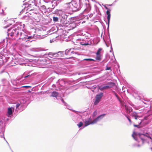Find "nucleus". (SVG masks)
I'll return each instance as SVG.
<instances>
[{
  "label": "nucleus",
  "instance_id": "13",
  "mask_svg": "<svg viewBox=\"0 0 152 152\" xmlns=\"http://www.w3.org/2000/svg\"><path fill=\"white\" fill-rule=\"evenodd\" d=\"M75 112L76 114L73 117V120L75 121L76 122L78 120V118H81V116L79 114H78V113H79V112L75 111Z\"/></svg>",
  "mask_w": 152,
  "mask_h": 152
},
{
  "label": "nucleus",
  "instance_id": "2",
  "mask_svg": "<svg viewBox=\"0 0 152 152\" xmlns=\"http://www.w3.org/2000/svg\"><path fill=\"white\" fill-rule=\"evenodd\" d=\"M132 136L135 140L140 143V144H134L133 146L134 147H140L144 144L147 142L146 137L149 138L151 140H152L151 134L147 132L138 135H137L134 133Z\"/></svg>",
  "mask_w": 152,
  "mask_h": 152
},
{
  "label": "nucleus",
  "instance_id": "54",
  "mask_svg": "<svg viewBox=\"0 0 152 152\" xmlns=\"http://www.w3.org/2000/svg\"><path fill=\"white\" fill-rule=\"evenodd\" d=\"M1 5V4H0V6Z\"/></svg>",
  "mask_w": 152,
  "mask_h": 152
},
{
  "label": "nucleus",
  "instance_id": "16",
  "mask_svg": "<svg viewBox=\"0 0 152 152\" xmlns=\"http://www.w3.org/2000/svg\"><path fill=\"white\" fill-rule=\"evenodd\" d=\"M111 87L109 86H103L101 85L99 87V89L101 91H103L104 90L110 88Z\"/></svg>",
  "mask_w": 152,
  "mask_h": 152
},
{
  "label": "nucleus",
  "instance_id": "31",
  "mask_svg": "<svg viewBox=\"0 0 152 152\" xmlns=\"http://www.w3.org/2000/svg\"><path fill=\"white\" fill-rule=\"evenodd\" d=\"M64 51H59L58 52V54H59L60 55H59V56H60V57H62L63 55V54H64Z\"/></svg>",
  "mask_w": 152,
  "mask_h": 152
},
{
  "label": "nucleus",
  "instance_id": "37",
  "mask_svg": "<svg viewBox=\"0 0 152 152\" xmlns=\"http://www.w3.org/2000/svg\"><path fill=\"white\" fill-rule=\"evenodd\" d=\"M1 137H4V139L6 141V142L7 143V144L8 145V146H9V147H10V148L11 149V148H10V145H9V144L8 143V142H7V141L6 140V139H5V137H4V134H3V135H1Z\"/></svg>",
  "mask_w": 152,
  "mask_h": 152
},
{
  "label": "nucleus",
  "instance_id": "34",
  "mask_svg": "<svg viewBox=\"0 0 152 152\" xmlns=\"http://www.w3.org/2000/svg\"><path fill=\"white\" fill-rule=\"evenodd\" d=\"M20 106H21V104H20L19 103H17L16 105V109H19V107Z\"/></svg>",
  "mask_w": 152,
  "mask_h": 152
},
{
  "label": "nucleus",
  "instance_id": "1",
  "mask_svg": "<svg viewBox=\"0 0 152 152\" xmlns=\"http://www.w3.org/2000/svg\"><path fill=\"white\" fill-rule=\"evenodd\" d=\"M24 24L22 23H18L12 28L8 29V34H10L11 36L15 35L16 37L19 38L17 40V43L19 44L29 41V39L32 37V36L27 35L24 31Z\"/></svg>",
  "mask_w": 152,
  "mask_h": 152
},
{
  "label": "nucleus",
  "instance_id": "10",
  "mask_svg": "<svg viewBox=\"0 0 152 152\" xmlns=\"http://www.w3.org/2000/svg\"><path fill=\"white\" fill-rule=\"evenodd\" d=\"M60 1L59 0H53L52 1V6L51 9H53L60 3Z\"/></svg>",
  "mask_w": 152,
  "mask_h": 152
},
{
  "label": "nucleus",
  "instance_id": "47",
  "mask_svg": "<svg viewBox=\"0 0 152 152\" xmlns=\"http://www.w3.org/2000/svg\"><path fill=\"white\" fill-rule=\"evenodd\" d=\"M29 76V75L27 76H26L25 77V78H26V77H28V76Z\"/></svg>",
  "mask_w": 152,
  "mask_h": 152
},
{
  "label": "nucleus",
  "instance_id": "33",
  "mask_svg": "<svg viewBox=\"0 0 152 152\" xmlns=\"http://www.w3.org/2000/svg\"><path fill=\"white\" fill-rule=\"evenodd\" d=\"M99 102V100L98 99H97L96 98V100L95 102H94V104L95 105H96Z\"/></svg>",
  "mask_w": 152,
  "mask_h": 152
},
{
  "label": "nucleus",
  "instance_id": "27",
  "mask_svg": "<svg viewBox=\"0 0 152 152\" xmlns=\"http://www.w3.org/2000/svg\"><path fill=\"white\" fill-rule=\"evenodd\" d=\"M53 58H55L57 57H60L59 54L58 53H53Z\"/></svg>",
  "mask_w": 152,
  "mask_h": 152
},
{
  "label": "nucleus",
  "instance_id": "52",
  "mask_svg": "<svg viewBox=\"0 0 152 152\" xmlns=\"http://www.w3.org/2000/svg\"><path fill=\"white\" fill-rule=\"evenodd\" d=\"M112 4L109 5L110 6H112Z\"/></svg>",
  "mask_w": 152,
  "mask_h": 152
},
{
  "label": "nucleus",
  "instance_id": "5",
  "mask_svg": "<svg viewBox=\"0 0 152 152\" xmlns=\"http://www.w3.org/2000/svg\"><path fill=\"white\" fill-rule=\"evenodd\" d=\"M36 6V1L35 0L29 1L27 7L28 8V9H29V10L31 11L34 10V9Z\"/></svg>",
  "mask_w": 152,
  "mask_h": 152
},
{
  "label": "nucleus",
  "instance_id": "4",
  "mask_svg": "<svg viewBox=\"0 0 152 152\" xmlns=\"http://www.w3.org/2000/svg\"><path fill=\"white\" fill-rule=\"evenodd\" d=\"M51 96L56 98V99L59 100L58 102H60V101L62 102L64 105L66 106L67 103L61 97V95L59 94L58 92L55 91L52 92L50 96Z\"/></svg>",
  "mask_w": 152,
  "mask_h": 152
},
{
  "label": "nucleus",
  "instance_id": "15",
  "mask_svg": "<svg viewBox=\"0 0 152 152\" xmlns=\"http://www.w3.org/2000/svg\"><path fill=\"white\" fill-rule=\"evenodd\" d=\"M44 1L46 3L45 5L48 6V8L51 9V6H52V1L50 0H44Z\"/></svg>",
  "mask_w": 152,
  "mask_h": 152
},
{
  "label": "nucleus",
  "instance_id": "46",
  "mask_svg": "<svg viewBox=\"0 0 152 152\" xmlns=\"http://www.w3.org/2000/svg\"><path fill=\"white\" fill-rule=\"evenodd\" d=\"M61 12V10H59L58 11V12Z\"/></svg>",
  "mask_w": 152,
  "mask_h": 152
},
{
  "label": "nucleus",
  "instance_id": "45",
  "mask_svg": "<svg viewBox=\"0 0 152 152\" xmlns=\"http://www.w3.org/2000/svg\"><path fill=\"white\" fill-rule=\"evenodd\" d=\"M23 87H25V88H28V87H30L29 86H23Z\"/></svg>",
  "mask_w": 152,
  "mask_h": 152
},
{
  "label": "nucleus",
  "instance_id": "49",
  "mask_svg": "<svg viewBox=\"0 0 152 152\" xmlns=\"http://www.w3.org/2000/svg\"><path fill=\"white\" fill-rule=\"evenodd\" d=\"M110 52H111V53H113V52H112V50H110Z\"/></svg>",
  "mask_w": 152,
  "mask_h": 152
},
{
  "label": "nucleus",
  "instance_id": "48",
  "mask_svg": "<svg viewBox=\"0 0 152 152\" xmlns=\"http://www.w3.org/2000/svg\"><path fill=\"white\" fill-rule=\"evenodd\" d=\"M151 104H152V99H151Z\"/></svg>",
  "mask_w": 152,
  "mask_h": 152
},
{
  "label": "nucleus",
  "instance_id": "8",
  "mask_svg": "<svg viewBox=\"0 0 152 152\" xmlns=\"http://www.w3.org/2000/svg\"><path fill=\"white\" fill-rule=\"evenodd\" d=\"M131 116L133 117H134L135 119L139 121L138 122L139 124H141L144 121V120H141L139 119H138V118L140 117L137 115V114L135 112L132 113L131 114Z\"/></svg>",
  "mask_w": 152,
  "mask_h": 152
},
{
  "label": "nucleus",
  "instance_id": "25",
  "mask_svg": "<svg viewBox=\"0 0 152 152\" xmlns=\"http://www.w3.org/2000/svg\"><path fill=\"white\" fill-rule=\"evenodd\" d=\"M103 95V94L102 93H101L99 94L96 95V98L100 100L102 96Z\"/></svg>",
  "mask_w": 152,
  "mask_h": 152
},
{
  "label": "nucleus",
  "instance_id": "12",
  "mask_svg": "<svg viewBox=\"0 0 152 152\" xmlns=\"http://www.w3.org/2000/svg\"><path fill=\"white\" fill-rule=\"evenodd\" d=\"M93 120L92 121V119L91 118H89L88 120L86 121L85 122L84 127H86L90 124H95L93 123Z\"/></svg>",
  "mask_w": 152,
  "mask_h": 152
},
{
  "label": "nucleus",
  "instance_id": "18",
  "mask_svg": "<svg viewBox=\"0 0 152 152\" xmlns=\"http://www.w3.org/2000/svg\"><path fill=\"white\" fill-rule=\"evenodd\" d=\"M59 84L61 86H63L66 83V81L65 79H59L58 81Z\"/></svg>",
  "mask_w": 152,
  "mask_h": 152
},
{
  "label": "nucleus",
  "instance_id": "19",
  "mask_svg": "<svg viewBox=\"0 0 152 152\" xmlns=\"http://www.w3.org/2000/svg\"><path fill=\"white\" fill-rule=\"evenodd\" d=\"M0 57H2V60H3L4 64L7 62L10 59L9 57L5 56H4L1 55V54H0Z\"/></svg>",
  "mask_w": 152,
  "mask_h": 152
},
{
  "label": "nucleus",
  "instance_id": "38",
  "mask_svg": "<svg viewBox=\"0 0 152 152\" xmlns=\"http://www.w3.org/2000/svg\"><path fill=\"white\" fill-rule=\"evenodd\" d=\"M113 92L114 93V94L115 95L116 97L117 98V99L119 101H120V99H119V97L118 95L114 91H113Z\"/></svg>",
  "mask_w": 152,
  "mask_h": 152
},
{
  "label": "nucleus",
  "instance_id": "44",
  "mask_svg": "<svg viewBox=\"0 0 152 152\" xmlns=\"http://www.w3.org/2000/svg\"><path fill=\"white\" fill-rule=\"evenodd\" d=\"M111 50H112V52H113V56H114V53H113V49L112 48V47L111 46Z\"/></svg>",
  "mask_w": 152,
  "mask_h": 152
},
{
  "label": "nucleus",
  "instance_id": "22",
  "mask_svg": "<svg viewBox=\"0 0 152 152\" xmlns=\"http://www.w3.org/2000/svg\"><path fill=\"white\" fill-rule=\"evenodd\" d=\"M62 18H64L63 20H62L61 19V21L62 22V21H63V23L64 25L65 23L66 24V22L67 21L66 20V18H67V16L66 15H62Z\"/></svg>",
  "mask_w": 152,
  "mask_h": 152
},
{
  "label": "nucleus",
  "instance_id": "42",
  "mask_svg": "<svg viewBox=\"0 0 152 152\" xmlns=\"http://www.w3.org/2000/svg\"><path fill=\"white\" fill-rule=\"evenodd\" d=\"M134 127H137L138 128H139L140 127V126L139 125H134Z\"/></svg>",
  "mask_w": 152,
  "mask_h": 152
},
{
  "label": "nucleus",
  "instance_id": "41",
  "mask_svg": "<svg viewBox=\"0 0 152 152\" xmlns=\"http://www.w3.org/2000/svg\"><path fill=\"white\" fill-rule=\"evenodd\" d=\"M126 117L127 118L128 120H129V121L130 123H131V119L126 115H125Z\"/></svg>",
  "mask_w": 152,
  "mask_h": 152
},
{
  "label": "nucleus",
  "instance_id": "28",
  "mask_svg": "<svg viewBox=\"0 0 152 152\" xmlns=\"http://www.w3.org/2000/svg\"><path fill=\"white\" fill-rule=\"evenodd\" d=\"M53 21H54V22H58L59 19H58V17L54 16L53 17Z\"/></svg>",
  "mask_w": 152,
  "mask_h": 152
},
{
  "label": "nucleus",
  "instance_id": "32",
  "mask_svg": "<svg viewBox=\"0 0 152 152\" xmlns=\"http://www.w3.org/2000/svg\"><path fill=\"white\" fill-rule=\"evenodd\" d=\"M102 50L101 48H99L96 53V54H100V53Z\"/></svg>",
  "mask_w": 152,
  "mask_h": 152
},
{
  "label": "nucleus",
  "instance_id": "26",
  "mask_svg": "<svg viewBox=\"0 0 152 152\" xmlns=\"http://www.w3.org/2000/svg\"><path fill=\"white\" fill-rule=\"evenodd\" d=\"M96 59L97 60H101L102 59V57L101 54H96Z\"/></svg>",
  "mask_w": 152,
  "mask_h": 152
},
{
  "label": "nucleus",
  "instance_id": "9",
  "mask_svg": "<svg viewBox=\"0 0 152 152\" xmlns=\"http://www.w3.org/2000/svg\"><path fill=\"white\" fill-rule=\"evenodd\" d=\"M106 114H103L98 116L97 118L93 120V123L96 124L97 122L101 121L105 116Z\"/></svg>",
  "mask_w": 152,
  "mask_h": 152
},
{
  "label": "nucleus",
  "instance_id": "39",
  "mask_svg": "<svg viewBox=\"0 0 152 152\" xmlns=\"http://www.w3.org/2000/svg\"><path fill=\"white\" fill-rule=\"evenodd\" d=\"M111 68L110 67L107 66L106 67V70H110V71H112V70L111 69Z\"/></svg>",
  "mask_w": 152,
  "mask_h": 152
},
{
  "label": "nucleus",
  "instance_id": "50",
  "mask_svg": "<svg viewBox=\"0 0 152 152\" xmlns=\"http://www.w3.org/2000/svg\"><path fill=\"white\" fill-rule=\"evenodd\" d=\"M143 103H144V104H147L146 102H143Z\"/></svg>",
  "mask_w": 152,
  "mask_h": 152
},
{
  "label": "nucleus",
  "instance_id": "14",
  "mask_svg": "<svg viewBox=\"0 0 152 152\" xmlns=\"http://www.w3.org/2000/svg\"><path fill=\"white\" fill-rule=\"evenodd\" d=\"M14 108L13 107H9L8 109L7 116L9 117H10L14 111Z\"/></svg>",
  "mask_w": 152,
  "mask_h": 152
},
{
  "label": "nucleus",
  "instance_id": "53",
  "mask_svg": "<svg viewBox=\"0 0 152 152\" xmlns=\"http://www.w3.org/2000/svg\"><path fill=\"white\" fill-rule=\"evenodd\" d=\"M11 151H12V152H13V151L11 149Z\"/></svg>",
  "mask_w": 152,
  "mask_h": 152
},
{
  "label": "nucleus",
  "instance_id": "29",
  "mask_svg": "<svg viewBox=\"0 0 152 152\" xmlns=\"http://www.w3.org/2000/svg\"><path fill=\"white\" fill-rule=\"evenodd\" d=\"M83 61H86L88 62L91 61H95V60L93 59L92 58H85L83 60Z\"/></svg>",
  "mask_w": 152,
  "mask_h": 152
},
{
  "label": "nucleus",
  "instance_id": "23",
  "mask_svg": "<svg viewBox=\"0 0 152 152\" xmlns=\"http://www.w3.org/2000/svg\"><path fill=\"white\" fill-rule=\"evenodd\" d=\"M68 26H69V27H72L70 29H73L76 27V25L75 23H70Z\"/></svg>",
  "mask_w": 152,
  "mask_h": 152
},
{
  "label": "nucleus",
  "instance_id": "3",
  "mask_svg": "<svg viewBox=\"0 0 152 152\" xmlns=\"http://www.w3.org/2000/svg\"><path fill=\"white\" fill-rule=\"evenodd\" d=\"M66 10L70 12H75L79 10V6L75 2H70L66 4Z\"/></svg>",
  "mask_w": 152,
  "mask_h": 152
},
{
  "label": "nucleus",
  "instance_id": "20",
  "mask_svg": "<svg viewBox=\"0 0 152 152\" xmlns=\"http://www.w3.org/2000/svg\"><path fill=\"white\" fill-rule=\"evenodd\" d=\"M40 9L43 13V12L45 13L47 12L46 7L45 5L42 6L40 8Z\"/></svg>",
  "mask_w": 152,
  "mask_h": 152
},
{
  "label": "nucleus",
  "instance_id": "51",
  "mask_svg": "<svg viewBox=\"0 0 152 152\" xmlns=\"http://www.w3.org/2000/svg\"><path fill=\"white\" fill-rule=\"evenodd\" d=\"M118 0H115V2H116V1H118Z\"/></svg>",
  "mask_w": 152,
  "mask_h": 152
},
{
  "label": "nucleus",
  "instance_id": "40",
  "mask_svg": "<svg viewBox=\"0 0 152 152\" xmlns=\"http://www.w3.org/2000/svg\"><path fill=\"white\" fill-rule=\"evenodd\" d=\"M90 8H88V9H86L85 10V12H88L89 11H90Z\"/></svg>",
  "mask_w": 152,
  "mask_h": 152
},
{
  "label": "nucleus",
  "instance_id": "43",
  "mask_svg": "<svg viewBox=\"0 0 152 152\" xmlns=\"http://www.w3.org/2000/svg\"><path fill=\"white\" fill-rule=\"evenodd\" d=\"M93 15L92 14H91L90 15H88V16H89L90 18H91L93 16Z\"/></svg>",
  "mask_w": 152,
  "mask_h": 152
},
{
  "label": "nucleus",
  "instance_id": "6",
  "mask_svg": "<svg viewBox=\"0 0 152 152\" xmlns=\"http://www.w3.org/2000/svg\"><path fill=\"white\" fill-rule=\"evenodd\" d=\"M77 42L80 44L82 45H90L91 44L89 43L88 40L84 39H78L76 40Z\"/></svg>",
  "mask_w": 152,
  "mask_h": 152
},
{
  "label": "nucleus",
  "instance_id": "7",
  "mask_svg": "<svg viewBox=\"0 0 152 152\" xmlns=\"http://www.w3.org/2000/svg\"><path fill=\"white\" fill-rule=\"evenodd\" d=\"M105 8L107 10L106 12V14L107 15V19L108 20V22L107 23V24L108 25V28H109V24H110V12L111 11V10L109 9H108L107 7L105 6Z\"/></svg>",
  "mask_w": 152,
  "mask_h": 152
},
{
  "label": "nucleus",
  "instance_id": "30",
  "mask_svg": "<svg viewBox=\"0 0 152 152\" xmlns=\"http://www.w3.org/2000/svg\"><path fill=\"white\" fill-rule=\"evenodd\" d=\"M48 56L50 58H53V53H49L48 54Z\"/></svg>",
  "mask_w": 152,
  "mask_h": 152
},
{
  "label": "nucleus",
  "instance_id": "35",
  "mask_svg": "<svg viewBox=\"0 0 152 152\" xmlns=\"http://www.w3.org/2000/svg\"><path fill=\"white\" fill-rule=\"evenodd\" d=\"M83 125V123L82 122H80L79 123V124H77V125L79 128H80Z\"/></svg>",
  "mask_w": 152,
  "mask_h": 152
},
{
  "label": "nucleus",
  "instance_id": "21",
  "mask_svg": "<svg viewBox=\"0 0 152 152\" xmlns=\"http://www.w3.org/2000/svg\"><path fill=\"white\" fill-rule=\"evenodd\" d=\"M125 109L128 113H130L132 111V108L131 107H128L126 105H125Z\"/></svg>",
  "mask_w": 152,
  "mask_h": 152
},
{
  "label": "nucleus",
  "instance_id": "17",
  "mask_svg": "<svg viewBox=\"0 0 152 152\" xmlns=\"http://www.w3.org/2000/svg\"><path fill=\"white\" fill-rule=\"evenodd\" d=\"M1 85L3 86H8L9 84V81L6 79H4L1 80Z\"/></svg>",
  "mask_w": 152,
  "mask_h": 152
},
{
  "label": "nucleus",
  "instance_id": "36",
  "mask_svg": "<svg viewBox=\"0 0 152 152\" xmlns=\"http://www.w3.org/2000/svg\"><path fill=\"white\" fill-rule=\"evenodd\" d=\"M97 112L96 111H94L93 114V117H94L96 116L97 115Z\"/></svg>",
  "mask_w": 152,
  "mask_h": 152
},
{
  "label": "nucleus",
  "instance_id": "11",
  "mask_svg": "<svg viewBox=\"0 0 152 152\" xmlns=\"http://www.w3.org/2000/svg\"><path fill=\"white\" fill-rule=\"evenodd\" d=\"M74 48H70V49H66L65 52V54L66 55H69L71 54L75 53L72 50H73Z\"/></svg>",
  "mask_w": 152,
  "mask_h": 152
},
{
  "label": "nucleus",
  "instance_id": "24",
  "mask_svg": "<svg viewBox=\"0 0 152 152\" xmlns=\"http://www.w3.org/2000/svg\"><path fill=\"white\" fill-rule=\"evenodd\" d=\"M13 21L11 20H8L7 21V23H9L6 26H4V28H7L9 26H10L12 24V23H11Z\"/></svg>",
  "mask_w": 152,
  "mask_h": 152
}]
</instances>
